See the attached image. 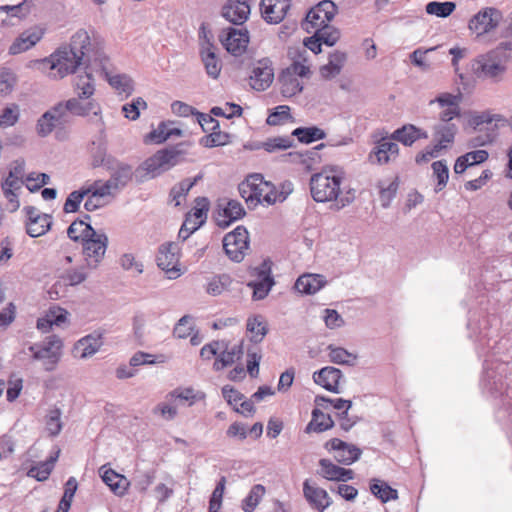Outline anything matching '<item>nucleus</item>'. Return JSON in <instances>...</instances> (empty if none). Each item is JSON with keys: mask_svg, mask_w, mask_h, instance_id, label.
I'll return each instance as SVG.
<instances>
[{"mask_svg": "<svg viewBox=\"0 0 512 512\" xmlns=\"http://www.w3.org/2000/svg\"><path fill=\"white\" fill-rule=\"evenodd\" d=\"M433 130L435 141L448 148L454 142L458 127L455 123H438L434 125Z\"/></svg>", "mask_w": 512, "mask_h": 512, "instance_id": "nucleus-40", "label": "nucleus"}, {"mask_svg": "<svg viewBox=\"0 0 512 512\" xmlns=\"http://www.w3.org/2000/svg\"><path fill=\"white\" fill-rule=\"evenodd\" d=\"M23 181L17 177H14L10 174L5 178L2 182L1 187L4 192L5 197L8 201L13 205V209L16 210L19 207L18 196L15 193L16 190L21 188Z\"/></svg>", "mask_w": 512, "mask_h": 512, "instance_id": "nucleus-45", "label": "nucleus"}, {"mask_svg": "<svg viewBox=\"0 0 512 512\" xmlns=\"http://www.w3.org/2000/svg\"><path fill=\"white\" fill-rule=\"evenodd\" d=\"M314 32L323 44H326L327 46L335 45L340 38L339 30L331 25L317 27Z\"/></svg>", "mask_w": 512, "mask_h": 512, "instance_id": "nucleus-57", "label": "nucleus"}, {"mask_svg": "<svg viewBox=\"0 0 512 512\" xmlns=\"http://www.w3.org/2000/svg\"><path fill=\"white\" fill-rule=\"evenodd\" d=\"M502 19L503 14L499 9L485 7L469 20L468 28L479 37L495 30Z\"/></svg>", "mask_w": 512, "mask_h": 512, "instance_id": "nucleus-12", "label": "nucleus"}, {"mask_svg": "<svg viewBox=\"0 0 512 512\" xmlns=\"http://www.w3.org/2000/svg\"><path fill=\"white\" fill-rule=\"evenodd\" d=\"M74 87L77 91V96H80L81 98H91L95 93L94 78L92 74L85 71L84 74L77 75L74 81Z\"/></svg>", "mask_w": 512, "mask_h": 512, "instance_id": "nucleus-44", "label": "nucleus"}, {"mask_svg": "<svg viewBox=\"0 0 512 512\" xmlns=\"http://www.w3.org/2000/svg\"><path fill=\"white\" fill-rule=\"evenodd\" d=\"M81 241L87 265L96 268L105 255L108 245L107 235L102 232L98 233L91 224H86L81 231Z\"/></svg>", "mask_w": 512, "mask_h": 512, "instance_id": "nucleus-9", "label": "nucleus"}, {"mask_svg": "<svg viewBox=\"0 0 512 512\" xmlns=\"http://www.w3.org/2000/svg\"><path fill=\"white\" fill-rule=\"evenodd\" d=\"M225 49L234 56L243 54L249 43L248 31L245 28H228L226 36L221 39Z\"/></svg>", "mask_w": 512, "mask_h": 512, "instance_id": "nucleus-20", "label": "nucleus"}, {"mask_svg": "<svg viewBox=\"0 0 512 512\" xmlns=\"http://www.w3.org/2000/svg\"><path fill=\"white\" fill-rule=\"evenodd\" d=\"M99 473L103 482L109 486L115 495L123 496L127 492L130 482L124 475L107 468V465L101 466Z\"/></svg>", "mask_w": 512, "mask_h": 512, "instance_id": "nucleus-30", "label": "nucleus"}, {"mask_svg": "<svg viewBox=\"0 0 512 512\" xmlns=\"http://www.w3.org/2000/svg\"><path fill=\"white\" fill-rule=\"evenodd\" d=\"M171 400H180L188 402L189 406H192L196 401L201 400L205 397L202 392H195L193 388H177L168 394Z\"/></svg>", "mask_w": 512, "mask_h": 512, "instance_id": "nucleus-54", "label": "nucleus"}, {"mask_svg": "<svg viewBox=\"0 0 512 512\" xmlns=\"http://www.w3.org/2000/svg\"><path fill=\"white\" fill-rule=\"evenodd\" d=\"M108 62H105V69L100 68V70L104 73L106 80L108 83L119 93L126 94L129 96L132 94L134 90L133 80L126 74H115L110 75L108 72Z\"/></svg>", "mask_w": 512, "mask_h": 512, "instance_id": "nucleus-35", "label": "nucleus"}, {"mask_svg": "<svg viewBox=\"0 0 512 512\" xmlns=\"http://www.w3.org/2000/svg\"><path fill=\"white\" fill-rule=\"evenodd\" d=\"M370 491L383 503L398 499V491L392 488L387 482L377 478L371 479Z\"/></svg>", "mask_w": 512, "mask_h": 512, "instance_id": "nucleus-39", "label": "nucleus"}, {"mask_svg": "<svg viewBox=\"0 0 512 512\" xmlns=\"http://www.w3.org/2000/svg\"><path fill=\"white\" fill-rule=\"evenodd\" d=\"M20 106L16 103L7 104L0 112V128L13 127L19 121Z\"/></svg>", "mask_w": 512, "mask_h": 512, "instance_id": "nucleus-47", "label": "nucleus"}, {"mask_svg": "<svg viewBox=\"0 0 512 512\" xmlns=\"http://www.w3.org/2000/svg\"><path fill=\"white\" fill-rule=\"evenodd\" d=\"M245 214L246 212L243 205L239 201L231 199L228 200L223 207L219 205L215 221L218 227L225 229L233 222L244 217Z\"/></svg>", "mask_w": 512, "mask_h": 512, "instance_id": "nucleus-21", "label": "nucleus"}, {"mask_svg": "<svg viewBox=\"0 0 512 512\" xmlns=\"http://www.w3.org/2000/svg\"><path fill=\"white\" fill-rule=\"evenodd\" d=\"M343 377L340 369L326 366L313 373V380L327 391L339 393V381Z\"/></svg>", "mask_w": 512, "mask_h": 512, "instance_id": "nucleus-27", "label": "nucleus"}, {"mask_svg": "<svg viewBox=\"0 0 512 512\" xmlns=\"http://www.w3.org/2000/svg\"><path fill=\"white\" fill-rule=\"evenodd\" d=\"M246 327L247 331L252 334L251 341L254 343L261 342L268 332L267 324L262 316L249 317Z\"/></svg>", "mask_w": 512, "mask_h": 512, "instance_id": "nucleus-46", "label": "nucleus"}, {"mask_svg": "<svg viewBox=\"0 0 512 512\" xmlns=\"http://www.w3.org/2000/svg\"><path fill=\"white\" fill-rule=\"evenodd\" d=\"M281 94L284 97H292L303 90L300 80L291 73L290 69L283 71L279 76Z\"/></svg>", "mask_w": 512, "mask_h": 512, "instance_id": "nucleus-38", "label": "nucleus"}, {"mask_svg": "<svg viewBox=\"0 0 512 512\" xmlns=\"http://www.w3.org/2000/svg\"><path fill=\"white\" fill-rule=\"evenodd\" d=\"M232 284V279L228 274L213 276L207 283L206 292L212 296H218L225 290H228Z\"/></svg>", "mask_w": 512, "mask_h": 512, "instance_id": "nucleus-50", "label": "nucleus"}, {"mask_svg": "<svg viewBox=\"0 0 512 512\" xmlns=\"http://www.w3.org/2000/svg\"><path fill=\"white\" fill-rule=\"evenodd\" d=\"M456 9L455 2L445 1H431L426 4L425 11L429 15H434L439 18H446L450 16Z\"/></svg>", "mask_w": 512, "mask_h": 512, "instance_id": "nucleus-51", "label": "nucleus"}, {"mask_svg": "<svg viewBox=\"0 0 512 512\" xmlns=\"http://www.w3.org/2000/svg\"><path fill=\"white\" fill-rule=\"evenodd\" d=\"M157 266L165 271L169 279H176L180 276L179 269V247L174 242L160 245L156 256Z\"/></svg>", "mask_w": 512, "mask_h": 512, "instance_id": "nucleus-14", "label": "nucleus"}, {"mask_svg": "<svg viewBox=\"0 0 512 512\" xmlns=\"http://www.w3.org/2000/svg\"><path fill=\"white\" fill-rule=\"evenodd\" d=\"M266 490L261 484L254 485L248 495L242 501V509L244 512H253L260 500L264 496Z\"/></svg>", "mask_w": 512, "mask_h": 512, "instance_id": "nucleus-53", "label": "nucleus"}, {"mask_svg": "<svg viewBox=\"0 0 512 512\" xmlns=\"http://www.w3.org/2000/svg\"><path fill=\"white\" fill-rule=\"evenodd\" d=\"M100 138L101 139L97 143L94 141L92 142V147L90 149L92 159L91 165L93 168L103 166L105 169H114L116 158L111 155H107V146L104 140L105 133H100Z\"/></svg>", "mask_w": 512, "mask_h": 512, "instance_id": "nucleus-32", "label": "nucleus"}, {"mask_svg": "<svg viewBox=\"0 0 512 512\" xmlns=\"http://www.w3.org/2000/svg\"><path fill=\"white\" fill-rule=\"evenodd\" d=\"M427 131L413 124H406L391 134V139L401 142L404 146H412L419 139H427Z\"/></svg>", "mask_w": 512, "mask_h": 512, "instance_id": "nucleus-33", "label": "nucleus"}, {"mask_svg": "<svg viewBox=\"0 0 512 512\" xmlns=\"http://www.w3.org/2000/svg\"><path fill=\"white\" fill-rule=\"evenodd\" d=\"M319 467V475L330 481L346 482L354 478L353 470L342 468L329 459H320Z\"/></svg>", "mask_w": 512, "mask_h": 512, "instance_id": "nucleus-29", "label": "nucleus"}, {"mask_svg": "<svg viewBox=\"0 0 512 512\" xmlns=\"http://www.w3.org/2000/svg\"><path fill=\"white\" fill-rule=\"evenodd\" d=\"M393 139L381 138L369 153V161L379 165L388 164L399 154V146Z\"/></svg>", "mask_w": 512, "mask_h": 512, "instance_id": "nucleus-18", "label": "nucleus"}, {"mask_svg": "<svg viewBox=\"0 0 512 512\" xmlns=\"http://www.w3.org/2000/svg\"><path fill=\"white\" fill-rule=\"evenodd\" d=\"M32 3V0H22L20 3L16 5L0 6V11L5 12L13 17L22 18L25 17L30 12Z\"/></svg>", "mask_w": 512, "mask_h": 512, "instance_id": "nucleus-60", "label": "nucleus"}, {"mask_svg": "<svg viewBox=\"0 0 512 512\" xmlns=\"http://www.w3.org/2000/svg\"><path fill=\"white\" fill-rule=\"evenodd\" d=\"M242 355V343L230 346L229 341L223 340V347L219 346L218 356L213 363V369L221 371L226 367L232 366Z\"/></svg>", "mask_w": 512, "mask_h": 512, "instance_id": "nucleus-24", "label": "nucleus"}, {"mask_svg": "<svg viewBox=\"0 0 512 512\" xmlns=\"http://www.w3.org/2000/svg\"><path fill=\"white\" fill-rule=\"evenodd\" d=\"M294 140L289 136H278L268 138L266 141H262L263 149L268 153H273L278 150H286L292 147Z\"/></svg>", "mask_w": 512, "mask_h": 512, "instance_id": "nucleus-55", "label": "nucleus"}, {"mask_svg": "<svg viewBox=\"0 0 512 512\" xmlns=\"http://www.w3.org/2000/svg\"><path fill=\"white\" fill-rule=\"evenodd\" d=\"M473 70L478 77L484 76L490 79L498 80L499 77L505 72L506 67L499 62H494L491 59V54L479 57Z\"/></svg>", "mask_w": 512, "mask_h": 512, "instance_id": "nucleus-31", "label": "nucleus"}, {"mask_svg": "<svg viewBox=\"0 0 512 512\" xmlns=\"http://www.w3.org/2000/svg\"><path fill=\"white\" fill-rule=\"evenodd\" d=\"M324 448L334 452V459L343 465H351L360 459L362 450L339 438H332L324 444Z\"/></svg>", "mask_w": 512, "mask_h": 512, "instance_id": "nucleus-16", "label": "nucleus"}, {"mask_svg": "<svg viewBox=\"0 0 512 512\" xmlns=\"http://www.w3.org/2000/svg\"><path fill=\"white\" fill-rule=\"evenodd\" d=\"M492 321H496V318L484 315L481 319L475 320L472 315L469 316L467 324L469 337L475 342L480 357H487L489 350H493L497 344V340L494 339L495 330L492 329Z\"/></svg>", "mask_w": 512, "mask_h": 512, "instance_id": "nucleus-6", "label": "nucleus"}, {"mask_svg": "<svg viewBox=\"0 0 512 512\" xmlns=\"http://www.w3.org/2000/svg\"><path fill=\"white\" fill-rule=\"evenodd\" d=\"M60 114H63L64 121L69 122V114L79 117H87L92 114L96 118V124L99 132L104 134V121L102 119V109L100 104L90 98H81L80 96L68 99L65 102L56 104Z\"/></svg>", "mask_w": 512, "mask_h": 512, "instance_id": "nucleus-5", "label": "nucleus"}, {"mask_svg": "<svg viewBox=\"0 0 512 512\" xmlns=\"http://www.w3.org/2000/svg\"><path fill=\"white\" fill-rule=\"evenodd\" d=\"M60 114L56 105L50 110L46 111L37 121L36 132L40 137L48 136L56 127L63 126L66 123Z\"/></svg>", "mask_w": 512, "mask_h": 512, "instance_id": "nucleus-28", "label": "nucleus"}, {"mask_svg": "<svg viewBox=\"0 0 512 512\" xmlns=\"http://www.w3.org/2000/svg\"><path fill=\"white\" fill-rule=\"evenodd\" d=\"M200 57L205 67L207 75L213 79H217L220 75L222 64L219 57L216 54V46L211 41V38L207 36L204 26L201 27L200 31Z\"/></svg>", "mask_w": 512, "mask_h": 512, "instance_id": "nucleus-13", "label": "nucleus"}, {"mask_svg": "<svg viewBox=\"0 0 512 512\" xmlns=\"http://www.w3.org/2000/svg\"><path fill=\"white\" fill-rule=\"evenodd\" d=\"M60 451L57 450L55 455L50 456V458L44 462L38 463L36 466H33L29 470V475L36 478L38 481H44L48 479L49 475L51 474L55 462L59 456Z\"/></svg>", "mask_w": 512, "mask_h": 512, "instance_id": "nucleus-48", "label": "nucleus"}, {"mask_svg": "<svg viewBox=\"0 0 512 512\" xmlns=\"http://www.w3.org/2000/svg\"><path fill=\"white\" fill-rule=\"evenodd\" d=\"M230 142V135L226 132L217 131L201 138L200 144L207 148L224 146Z\"/></svg>", "mask_w": 512, "mask_h": 512, "instance_id": "nucleus-58", "label": "nucleus"}, {"mask_svg": "<svg viewBox=\"0 0 512 512\" xmlns=\"http://www.w3.org/2000/svg\"><path fill=\"white\" fill-rule=\"evenodd\" d=\"M103 345V333L94 331L81 339L74 345V352L81 359H86L96 354Z\"/></svg>", "mask_w": 512, "mask_h": 512, "instance_id": "nucleus-25", "label": "nucleus"}, {"mask_svg": "<svg viewBox=\"0 0 512 512\" xmlns=\"http://www.w3.org/2000/svg\"><path fill=\"white\" fill-rule=\"evenodd\" d=\"M486 150H475L458 157L454 164V172L462 174L468 167L483 163L488 159Z\"/></svg>", "mask_w": 512, "mask_h": 512, "instance_id": "nucleus-36", "label": "nucleus"}, {"mask_svg": "<svg viewBox=\"0 0 512 512\" xmlns=\"http://www.w3.org/2000/svg\"><path fill=\"white\" fill-rule=\"evenodd\" d=\"M291 135L304 144H310L326 137L325 131L317 126L297 127L292 131Z\"/></svg>", "mask_w": 512, "mask_h": 512, "instance_id": "nucleus-42", "label": "nucleus"}, {"mask_svg": "<svg viewBox=\"0 0 512 512\" xmlns=\"http://www.w3.org/2000/svg\"><path fill=\"white\" fill-rule=\"evenodd\" d=\"M63 341L57 335L48 336L41 343H33L28 347L32 353V359L43 361V368L46 372L56 369L62 356Z\"/></svg>", "mask_w": 512, "mask_h": 512, "instance_id": "nucleus-8", "label": "nucleus"}, {"mask_svg": "<svg viewBox=\"0 0 512 512\" xmlns=\"http://www.w3.org/2000/svg\"><path fill=\"white\" fill-rule=\"evenodd\" d=\"M194 330L193 318L190 315H184L175 325L173 334L175 337L180 339H186L189 337Z\"/></svg>", "mask_w": 512, "mask_h": 512, "instance_id": "nucleus-62", "label": "nucleus"}, {"mask_svg": "<svg viewBox=\"0 0 512 512\" xmlns=\"http://www.w3.org/2000/svg\"><path fill=\"white\" fill-rule=\"evenodd\" d=\"M462 94H452L448 92L440 93L436 98L430 100L429 105L437 103L440 108L448 106H460Z\"/></svg>", "mask_w": 512, "mask_h": 512, "instance_id": "nucleus-64", "label": "nucleus"}, {"mask_svg": "<svg viewBox=\"0 0 512 512\" xmlns=\"http://www.w3.org/2000/svg\"><path fill=\"white\" fill-rule=\"evenodd\" d=\"M251 274L256 277L255 280L247 283V287L253 291L252 299L256 301L265 299L275 285V279L272 275V261L264 259L259 266L252 270Z\"/></svg>", "mask_w": 512, "mask_h": 512, "instance_id": "nucleus-10", "label": "nucleus"}, {"mask_svg": "<svg viewBox=\"0 0 512 512\" xmlns=\"http://www.w3.org/2000/svg\"><path fill=\"white\" fill-rule=\"evenodd\" d=\"M504 120L501 114H492L490 111H483L472 115L469 123L474 129H477L483 124H490L493 121L502 122Z\"/></svg>", "mask_w": 512, "mask_h": 512, "instance_id": "nucleus-59", "label": "nucleus"}, {"mask_svg": "<svg viewBox=\"0 0 512 512\" xmlns=\"http://www.w3.org/2000/svg\"><path fill=\"white\" fill-rule=\"evenodd\" d=\"M344 172L337 166L326 167L321 172L315 173L310 179V192L316 202H331L337 200Z\"/></svg>", "mask_w": 512, "mask_h": 512, "instance_id": "nucleus-4", "label": "nucleus"}, {"mask_svg": "<svg viewBox=\"0 0 512 512\" xmlns=\"http://www.w3.org/2000/svg\"><path fill=\"white\" fill-rule=\"evenodd\" d=\"M52 223V217H49L44 222L25 223L26 233L32 238L40 237L51 229Z\"/></svg>", "mask_w": 512, "mask_h": 512, "instance_id": "nucleus-63", "label": "nucleus"}, {"mask_svg": "<svg viewBox=\"0 0 512 512\" xmlns=\"http://www.w3.org/2000/svg\"><path fill=\"white\" fill-rule=\"evenodd\" d=\"M433 174L437 178L435 191H441L447 184L449 179V169L445 160H438L432 163Z\"/></svg>", "mask_w": 512, "mask_h": 512, "instance_id": "nucleus-56", "label": "nucleus"}, {"mask_svg": "<svg viewBox=\"0 0 512 512\" xmlns=\"http://www.w3.org/2000/svg\"><path fill=\"white\" fill-rule=\"evenodd\" d=\"M290 6V0H262L260 11L267 23L278 24L283 21Z\"/></svg>", "mask_w": 512, "mask_h": 512, "instance_id": "nucleus-19", "label": "nucleus"}, {"mask_svg": "<svg viewBox=\"0 0 512 512\" xmlns=\"http://www.w3.org/2000/svg\"><path fill=\"white\" fill-rule=\"evenodd\" d=\"M191 145V142H180L173 146L158 150L142 163L141 168L150 176V178H155L171 168L187 162L188 148Z\"/></svg>", "mask_w": 512, "mask_h": 512, "instance_id": "nucleus-3", "label": "nucleus"}, {"mask_svg": "<svg viewBox=\"0 0 512 512\" xmlns=\"http://www.w3.org/2000/svg\"><path fill=\"white\" fill-rule=\"evenodd\" d=\"M303 494L310 506L318 512H324L332 504L327 491L310 485L309 480H305L303 483Z\"/></svg>", "mask_w": 512, "mask_h": 512, "instance_id": "nucleus-26", "label": "nucleus"}, {"mask_svg": "<svg viewBox=\"0 0 512 512\" xmlns=\"http://www.w3.org/2000/svg\"><path fill=\"white\" fill-rule=\"evenodd\" d=\"M351 141H352V138H350V137H345V138H343L339 142H334L331 139V140H328L326 143H321V144L317 145L316 147H314L311 150L305 151V153H302V152H290L288 155L290 157H292L294 160H297V161H299L301 163H305L307 159L314 160L315 156H317V151L322 149V148H324V147H326V146H332V147H334V146H342V145L349 144Z\"/></svg>", "mask_w": 512, "mask_h": 512, "instance_id": "nucleus-43", "label": "nucleus"}, {"mask_svg": "<svg viewBox=\"0 0 512 512\" xmlns=\"http://www.w3.org/2000/svg\"><path fill=\"white\" fill-rule=\"evenodd\" d=\"M336 13L337 6L333 1L323 0L319 2L307 13L304 24L305 30L311 33V29L329 25Z\"/></svg>", "mask_w": 512, "mask_h": 512, "instance_id": "nucleus-15", "label": "nucleus"}, {"mask_svg": "<svg viewBox=\"0 0 512 512\" xmlns=\"http://www.w3.org/2000/svg\"><path fill=\"white\" fill-rule=\"evenodd\" d=\"M508 372L506 362L485 359L480 388L486 397L495 401V419L512 444V397L506 382Z\"/></svg>", "mask_w": 512, "mask_h": 512, "instance_id": "nucleus-2", "label": "nucleus"}, {"mask_svg": "<svg viewBox=\"0 0 512 512\" xmlns=\"http://www.w3.org/2000/svg\"><path fill=\"white\" fill-rule=\"evenodd\" d=\"M334 426V421L329 414L323 413L319 408L312 410V419L305 428V432L321 433L331 429Z\"/></svg>", "mask_w": 512, "mask_h": 512, "instance_id": "nucleus-37", "label": "nucleus"}, {"mask_svg": "<svg viewBox=\"0 0 512 512\" xmlns=\"http://www.w3.org/2000/svg\"><path fill=\"white\" fill-rule=\"evenodd\" d=\"M223 248L226 255L234 262H241L249 249V233L240 225L227 233L223 238Z\"/></svg>", "mask_w": 512, "mask_h": 512, "instance_id": "nucleus-11", "label": "nucleus"}, {"mask_svg": "<svg viewBox=\"0 0 512 512\" xmlns=\"http://www.w3.org/2000/svg\"><path fill=\"white\" fill-rule=\"evenodd\" d=\"M326 284V279L320 274H303L294 284L295 290L301 294L312 295L317 293Z\"/></svg>", "mask_w": 512, "mask_h": 512, "instance_id": "nucleus-34", "label": "nucleus"}, {"mask_svg": "<svg viewBox=\"0 0 512 512\" xmlns=\"http://www.w3.org/2000/svg\"><path fill=\"white\" fill-rule=\"evenodd\" d=\"M274 79V70L269 59H261L254 64L249 77L250 86L256 91H264L270 87Z\"/></svg>", "mask_w": 512, "mask_h": 512, "instance_id": "nucleus-17", "label": "nucleus"}, {"mask_svg": "<svg viewBox=\"0 0 512 512\" xmlns=\"http://www.w3.org/2000/svg\"><path fill=\"white\" fill-rule=\"evenodd\" d=\"M109 59L105 55L100 43L91 39L85 29L77 30L70 38L67 46L60 47L49 58L42 60L44 69H50V76L63 78L76 72L77 68L85 65V68L95 65L105 69V62Z\"/></svg>", "mask_w": 512, "mask_h": 512, "instance_id": "nucleus-1", "label": "nucleus"}, {"mask_svg": "<svg viewBox=\"0 0 512 512\" xmlns=\"http://www.w3.org/2000/svg\"><path fill=\"white\" fill-rule=\"evenodd\" d=\"M62 412L59 408L54 407L48 411L45 416V426L51 437H56L60 434L63 423L61 421Z\"/></svg>", "mask_w": 512, "mask_h": 512, "instance_id": "nucleus-52", "label": "nucleus"}, {"mask_svg": "<svg viewBox=\"0 0 512 512\" xmlns=\"http://www.w3.org/2000/svg\"><path fill=\"white\" fill-rule=\"evenodd\" d=\"M250 12L248 0H228L222 7V16L234 25L244 24Z\"/></svg>", "mask_w": 512, "mask_h": 512, "instance_id": "nucleus-22", "label": "nucleus"}, {"mask_svg": "<svg viewBox=\"0 0 512 512\" xmlns=\"http://www.w3.org/2000/svg\"><path fill=\"white\" fill-rule=\"evenodd\" d=\"M44 30L38 26L30 27L20 33L9 47V54L17 55L35 46L43 37Z\"/></svg>", "mask_w": 512, "mask_h": 512, "instance_id": "nucleus-23", "label": "nucleus"}, {"mask_svg": "<svg viewBox=\"0 0 512 512\" xmlns=\"http://www.w3.org/2000/svg\"><path fill=\"white\" fill-rule=\"evenodd\" d=\"M226 485V477L222 476L216 484L209 501L210 512H219Z\"/></svg>", "mask_w": 512, "mask_h": 512, "instance_id": "nucleus-61", "label": "nucleus"}, {"mask_svg": "<svg viewBox=\"0 0 512 512\" xmlns=\"http://www.w3.org/2000/svg\"><path fill=\"white\" fill-rule=\"evenodd\" d=\"M94 189H95V186H94V184H92L87 189H80V190H75V191L71 192L68 195V197L64 203V207H63L64 212L65 213L77 212L84 197L86 195H89V193L93 194Z\"/></svg>", "mask_w": 512, "mask_h": 512, "instance_id": "nucleus-49", "label": "nucleus"}, {"mask_svg": "<svg viewBox=\"0 0 512 512\" xmlns=\"http://www.w3.org/2000/svg\"><path fill=\"white\" fill-rule=\"evenodd\" d=\"M110 172V178L102 182L101 180L94 181L95 189L93 196H113L131 181L133 176L132 166L115 160L114 169H106Z\"/></svg>", "mask_w": 512, "mask_h": 512, "instance_id": "nucleus-7", "label": "nucleus"}, {"mask_svg": "<svg viewBox=\"0 0 512 512\" xmlns=\"http://www.w3.org/2000/svg\"><path fill=\"white\" fill-rule=\"evenodd\" d=\"M326 350L328 351L330 362L334 364L353 366L358 358L357 354L333 344H329Z\"/></svg>", "mask_w": 512, "mask_h": 512, "instance_id": "nucleus-41", "label": "nucleus"}]
</instances>
